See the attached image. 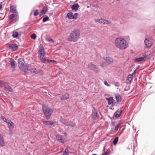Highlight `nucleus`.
<instances>
[{"instance_id":"nucleus-1","label":"nucleus","mask_w":155,"mask_h":155,"mask_svg":"<svg viewBox=\"0 0 155 155\" xmlns=\"http://www.w3.org/2000/svg\"><path fill=\"white\" fill-rule=\"evenodd\" d=\"M114 44L116 47L120 50H124L128 47V44L126 41L121 37L115 38Z\"/></svg>"},{"instance_id":"nucleus-2","label":"nucleus","mask_w":155,"mask_h":155,"mask_svg":"<svg viewBox=\"0 0 155 155\" xmlns=\"http://www.w3.org/2000/svg\"><path fill=\"white\" fill-rule=\"evenodd\" d=\"M80 38V31L79 29L74 30L70 34L67 40L68 41L75 42Z\"/></svg>"},{"instance_id":"nucleus-3","label":"nucleus","mask_w":155,"mask_h":155,"mask_svg":"<svg viewBox=\"0 0 155 155\" xmlns=\"http://www.w3.org/2000/svg\"><path fill=\"white\" fill-rule=\"evenodd\" d=\"M46 53L44 48L42 45L41 44L39 46V48L38 51V55L41 61L43 63L46 60V58L45 57Z\"/></svg>"},{"instance_id":"nucleus-4","label":"nucleus","mask_w":155,"mask_h":155,"mask_svg":"<svg viewBox=\"0 0 155 155\" xmlns=\"http://www.w3.org/2000/svg\"><path fill=\"white\" fill-rule=\"evenodd\" d=\"M42 110L46 115V119H49L53 112L52 110L50 108L45 106H43Z\"/></svg>"},{"instance_id":"nucleus-5","label":"nucleus","mask_w":155,"mask_h":155,"mask_svg":"<svg viewBox=\"0 0 155 155\" xmlns=\"http://www.w3.org/2000/svg\"><path fill=\"white\" fill-rule=\"evenodd\" d=\"M91 117L94 120L97 119L99 117V115L98 114L97 108H94L92 111Z\"/></svg>"},{"instance_id":"nucleus-6","label":"nucleus","mask_w":155,"mask_h":155,"mask_svg":"<svg viewBox=\"0 0 155 155\" xmlns=\"http://www.w3.org/2000/svg\"><path fill=\"white\" fill-rule=\"evenodd\" d=\"M144 43L147 48H150L152 45L153 43L150 39L146 38L144 41Z\"/></svg>"},{"instance_id":"nucleus-7","label":"nucleus","mask_w":155,"mask_h":155,"mask_svg":"<svg viewBox=\"0 0 155 155\" xmlns=\"http://www.w3.org/2000/svg\"><path fill=\"white\" fill-rule=\"evenodd\" d=\"M2 87H3L4 89L10 92L12 91V89L10 86L8 85V84L3 82Z\"/></svg>"},{"instance_id":"nucleus-8","label":"nucleus","mask_w":155,"mask_h":155,"mask_svg":"<svg viewBox=\"0 0 155 155\" xmlns=\"http://www.w3.org/2000/svg\"><path fill=\"white\" fill-rule=\"evenodd\" d=\"M29 70L31 72L36 74H41L43 73L42 71L36 68H31V69H29Z\"/></svg>"},{"instance_id":"nucleus-9","label":"nucleus","mask_w":155,"mask_h":155,"mask_svg":"<svg viewBox=\"0 0 155 155\" xmlns=\"http://www.w3.org/2000/svg\"><path fill=\"white\" fill-rule=\"evenodd\" d=\"M103 59L105 60L108 64H111L113 62L114 60L109 57H106L103 58Z\"/></svg>"},{"instance_id":"nucleus-10","label":"nucleus","mask_w":155,"mask_h":155,"mask_svg":"<svg viewBox=\"0 0 155 155\" xmlns=\"http://www.w3.org/2000/svg\"><path fill=\"white\" fill-rule=\"evenodd\" d=\"M88 68L91 70L97 71L98 68L97 66L92 63H90L88 65Z\"/></svg>"},{"instance_id":"nucleus-11","label":"nucleus","mask_w":155,"mask_h":155,"mask_svg":"<svg viewBox=\"0 0 155 155\" xmlns=\"http://www.w3.org/2000/svg\"><path fill=\"white\" fill-rule=\"evenodd\" d=\"M18 66L20 68H22L24 66L25 62L24 59L19 58L18 60Z\"/></svg>"},{"instance_id":"nucleus-12","label":"nucleus","mask_w":155,"mask_h":155,"mask_svg":"<svg viewBox=\"0 0 155 155\" xmlns=\"http://www.w3.org/2000/svg\"><path fill=\"white\" fill-rule=\"evenodd\" d=\"M56 139L59 142L63 143L65 141L63 138V136L59 135L57 134L56 136Z\"/></svg>"},{"instance_id":"nucleus-13","label":"nucleus","mask_w":155,"mask_h":155,"mask_svg":"<svg viewBox=\"0 0 155 155\" xmlns=\"http://www.w3.org/2000/svg\"><path fill=\"white\" fill-rule=\"evenodd\" d=\"M95 21L100 23H103L104 24H107L109 23H110L109 21L107 20H105L104 19L101 18L95 20Z\"/></svg>"},{"instance_id":"nucleus-14","label":"nucleus","mask_w":155,"mask_h":155,"mask_svg":"<svg viewBox=\"0 0 155 155\" xmlns=\"http://www.w3.org/2000/svg\"><path fill=\"white\" fill-rule=\"evenodd\" d=\"M9 62L11 66V68L13 69V70L15 69V63L14 60L12 58H10Z\"/></svg>"},{"instance_id":"nucleus-15","label":"nucleus","mask_w":155,"mask_h":155,"mask_svg":"<svg viewBox=\"0 0 155 155\" xmlns=\"http://www.w3.org/2000/svg\"><path fill=\"white\" fill-rule=\"evenodd\" d=\"M5 145L4 139L3 136L0 134V146L3 147Z\"/></svg>"},{"instance_id":"nucleus-16","label":"nucleus","mask_w":155,"mask_h":155,"mask_svg":"<svg viewBox=\"0 0 155 155\" xmlns=\"http://www.w3.org/2000/svg\"><path fill=\"white\" fill-rule=\"evenodd\" d=\"M9 48L13 51H16L18 48L17 45L15 44H13L9 45Z\"/></svg>"},{"instance_id":"nucleus-17","label":"nucleus","mask_w":155,"mask_h":155,"mask_svg":"<svg viewBox=\"0 0 155 155\" xmlns=\"http://www.w3.org/2000/svg\"><path fill=\"white\" fill-rule=\"evenodd\" d=\"M9 15V18L10 19H12L14 18L16 19L17 18L18 16V12L16 13H13Z\"/></svg>"},{"instance_id":"nucleus-18","label":"nucleus","mask_w":155,"mask_h":155,"mask_svg":"<svg viewBox=\"0 0 155 155\" xmlns=\"http://www.w3.org/2000/svg\"><path fill=\"white\" fill-rule=\"evenodd\" d=\"M48 10L47 6L46 5L43 7V9L40 12L39 14L40 15H42L45 14L47 12Z\"/></svg>"},{"instance_id":"nucleus-19","label":"nucleus","mask_w":155,"mask_h":155,"mask_svg":"<svg viewBox=\"0 0 155 155\" xmlns=\"http://www.w3.org/2000/svg\"><path fill=\"white\" fill-rule=\"evenodd\" d=\"M106 99L108 101V104L109 105H113L114 104V100L112 97H110L109 98H106Z\"/></svg>"},{"instance_id":"nucleus-20","label":"nucleus","mask_w":155,"mask_h":155,"mask_svg":"<svg viewBox=\"0 0 155 155\" xmlns=\"http://www.w3.org/2000/svg\"><path fill=\"white\" fill-rule=\"evenodd\" d=\"M10 12L12 13H16V6L15 5L11 6L10 7Z\"/></svg>"},{"instance_id":"nucleus-21","label":"nucleus","mask_w":155,"mask_h":155,"mask_svg":"<svg viewBox=\"0 0 155 155\" xmlns=\"http://www.w3.org/2000/svg\"><path fill=\"white\" fill-rule=\"evenodd\" d=\"M64 123L65 125L68 127H74L75 125L74 123L70 122H67L66 121H64Z\"/></svg>"},{"instance_id":"nucleus-22","label":"nucleus","mask_w":155,"mask_h":155,"mask_svg":"<svg viewBox=\"0 0 155 155\" xmlns=\"http://www.w3.org/2000/svg\"><path fill=\"white\" fill-rule=\"evenodd\" d=\"M71 7L72 10L76 11L78 8L79 6L78 4H75L72 5H71Z\"/></svg>"},{"instance_id":"nucleus-23","label":"nucleus","mask_w":155,"mask_h":155,"mask_svg":"<svg viewBox=\"0 0 155 155\" xmlns=\"http://www.w3.org/2000/svg\"><path fill=\"white\" fill-rule=\"evenodd\" d=\"M7 124L8 128L9 129H12L13 128L14 124L12 122L8 120Z\"/></svg>"},{"instance_id":"nucleus-24","label":"nucleus","mask_w":155,"mask_h":155,"mask_svg":"<svg viewBox=\"0 0 155 155\" xmlns=\"http://www.w3.org/2000/svg\"><path fill=\"white\" fill-rule=\"evenodd\" d=\"M49 62L54 64H55L57 63L56 61L54 60H49L46 58V60L44 62H43V63H49Z\"/></svg>"},{"instance_id":"nucleus-25","label":"nucleus","mask_w":155,"mask_h":155,"mask_svg":"<svg viewBox=\"0 0 155 155\" xmlns=\"http://www.w3.org/2000/svg\"><path fill=\"white\" fill-rule=\"evenodd\" d=\"M109 151L107 149L104 147L103 150V152L101 155H109Z\"/></svg>"},{"instance_id":"nucleus-26","label":"nucleus","mask_w":155,"mask_h":155,"mask_svg":"<svg viewBox=\"0 0 155 155\" xmlns=\"http://www.w3.org/2000/svg\"><path fill=\"white\" fill-rule=\"evenodd\" d=\"M43 124H44L45 125H53L54 124V122L52 121H42Z\"/></svg>"},{"instance_id":"nucleus-27","label":"nucleus","mask_w":155,"mask_h":155,"mask_svg":"<svg viewBox=\"0 0 155 155\" xmlns=\"http://www.w3.org/2000/svg\"><path fill=\"white\" fill-rule=\"evenodd\" d=\"M122 113L121 110H117L114 113V116L116 118L119 117L120 116Z\"/></svg>"},{"instance_id":"nucleus-28","label":"nucleus","mask_w":155,"mask_h":155,"mask_svg":"<svg viewBox=\"0 0 155 155\" xmlns=\"http://www.w3.org/2000/svg\"><path fill=\"white\" fill-rule=\"evenodd\" d=\"M152 55L151 54H149L148 55H147L143 57V59L144 61H147L148 60L150 59Z\"/></svg>"},{"instance_id":"nucleus-29","label":"nucleus","mask_w":155,"mask_h":155,"mask_svg":"<svg viewBox=\"0 0 155 155\" xmlns=\"http://www.w3.org/2000/svg\"><path fill=\"white\" fill-rule=\"evenodd\" d=\"M67 16L70 19H74V17L73 16V14L71 12L68 13L67 15Z\"/></svg>"},{"instance_id":"nucleus-30","label":"nucleus","mask_w":155,"mask_h":155,"mask_svg":"<svg viewBox=\"0 0 155 155\" xmlns=\"http://www.w3.org/2000/svg\"><path fill=\"white\" fill-rule=\"evenodd\" d=\"M115 98L117 102H120L121 101V97L120 94H117L116 95Z\"/></svg>"},{"instance_id":"nucleus-31","label":"nucleus","mask_w":155,"mask_h":155,"mask_svg":"<svg viewBox=\"0 0 155 155\" xmlns=\"http://www.w3.org/2000/svg\"><path fill=\"white\" fill-rule=\"evenodd\" d=\"M69 98V95L68 94H65L62 96H61V99L62 100H66Z\"/></svg>"},{"instance_id":"nucleus-32","label":"nucleus","mask_w":155,"mask_h":155,"mask_svg":"<svg viewBox=\"0 0 155 155\" xmlns=\"http://www.w3.org/2000/svg\"><path fill=\"white\" fill-rule=\"evenodd\" d=\"M69 150L68 148H67L64 151L61 155H69Z\"/></svg>"},{"instance_id":"nucleus-33","label":"nucleus","mask_w":155,"mask_h":155,"mask_svg":"<svg viewBox=\"0 0 155 155\" xmlns=\"http://www.w3.org/2000/svg\"><path fill=\"white\" fill-rule=\"evenodd\" d=\"M133 74L129 75L128 76L127 80L130 83L131 81L133 79Z\"/></svg>"},{"instance_id":"nucleus-34","label":"nucleus","mask_w":155,"mask_h":155,"mask_svg":"<svg viewBox=\"0 0 155 155\" xmlns=\"http://www.w3.org/2000/svg\"><path fill=\"white\" fill-rule=\"evenodd\" d=\"M123 124L122 122H119L117 125L116 126L115 128V130L116 131L119 128L120 126L121 125Z\"/></svg>"},{"instance_id":"nucleus-35","label":"nucleus","mask_w":155,"mask_h":155,"mask_svg":"<svg viewBox=\"0 0 155 155\" xmlns=\"http://www.w3.org/2000/svg\"><path fill=\"white\" fill-rule=\"evenodd\" d=\"M143 61V57H140L135 59V61L136 62H139Z\"/></svg>"},{"instance_id":"nucleus-36","label":"nucleus","mask_w":155,"mask_h":155,"mask_svg":"<svg viewBox=\"0 0 155 155\" xmlns=\"http://www.w3.org/2000/svg\"><path fill=\"white\" fill-rule=\"evenodd\" d=\"M18 35V33L17 31H14L12 34V36L15 38L17 37Z\"/></svg>"},{"instance_id":"nucleus-37","label":"nucleus","mask_w":155,"mask_h":155,"mask_svg":"<svg viewBox=\"0 0 155 155\" xmlns=\"http://www.w3.org/2000/svg\"><path fill=\"white\" fill-rule=\"evenodd\" d=\"M118 141V137H116L114 139L113 141V143L115 145L117 143Z\"/></svg>"},{"instance_id":"nucleus-38","label":"nucleus","mask_w":155,"mask_h":155,"mask_svg":"<svg viewBox=\"0 0 155 155\" xmlns=\"http://www.w3.org/2000/svg\"><path fill=\"white\" fill-rule=\"evenodd\" d=\"M49 19V17L48 16H46L44 17L43 19V21L45 22L46 21H48Z\"/></svg>"},{"instance_id":"nucleus-39","label":"nucleus","mask_w":155,"mask_h":155,"mask_svg":"<svg viewBox=\"0 0 155 155\" xmlns=\"http://www.w3.org/2000/svg\"><path fill=\"white\" fill-rule=\"evenodd\" d=\"M31 37L32 39L35 40L36 38V36L35 34H33L31 35Z\"/></svg>"},{"instance_id":"nucleus-40","label":"nucleus","mask_w":155,"mask_h":155,"mask_svg":"<svg viewBox=\"0 0 155 155\" xmlns=\"http://www.w3.org/2000/svg\"><path fill=\"white\" fill-rule=\"evenodd\" d=\"M34 15L35 16H36L38 14V10L37 9L34 12Z\"/></svg>"},{"instance_id":"nucleus-41","label":"nucleus","mask_w":155,"mask_h":155,"mask_svg":"<svg viewBox=\"0 0 155 155\" xmlns=\"http://www.w3.org/2000/svg\"><path fill=\"white\" fill-rule=\"evenodd\" d=\"M1 118L4 122H6L7 123V122H8V121H7L8 120H7V119L3 116H2L1 117Z\"/></svg>"},{"instance_id":"nucleus-42","label":"nucleus","mask_w":155,"mask_h":155,"mask_svg":"<svg viewBox=\"0 0 155 155\" xmlns=\"http://www.w3.org/2000/svg\"><path fill=\"white\" fill-rule=\"evenodd\" d=\"M78 14L77 13H75L73 15L74 17V19H76L77 18V16Z\"/></svg>"},{"instance_id":"nucleus-43","label":"nucleus","mask_w":155,"mask_h":155,"mask_svg":"<svg viewBox=\"0 0 155 155\" xmlns=\"http://www.w3.org/2000/svg\"><path fill=\"white\" fill-rule=\"evenodd\" d=\"M104 84L105 85H106V86H107L108 87L110 86V85L107 82V81H104Z\"/></svg>"},{"instance_id":"nucleus-44","label":"nucleus","mask_w":155,"mask_h":155,"mask_svg":"<svg viewBox=\"0 0 155 155\" xmlns=\"http://www.w3.org/2000/svg\"><path fill=\"white\" fill-rule=\"evenodd\" d=\"M46 40L48 41L52 42H54L53 40L51 38H48V39H46Z\"/></svg>"},{"instance_id":"nucleus-45","label":"nucleus","mask_w":155,"mask_h":155,"mask_svg":"<svg viewBox=\"0 0 155 155\" xmlns=\"http://www.w3.org/2000/svg\"><path fill=\"white\" fill-rule=\"evenodd\" d=\"M106 63L104 62H103L101 63V66L102 67H103L105 66Z\"/></svg>"},{"instance_id":"nucleus-46","label":"nucleus","mask_w":155,"mask_h":155,"mask_svg":"<svg viewBox=\"0 0 155 155\" xmlns=\"http://www.w3.org/2000/svg\"><path fill=\"white\" fill-rule=\"evenodd\" d=\"M3 81H0V87H1L2 85V84H3Z\"/></svg>"},{"instance_id":"nucleus-47","label":"nucleus","mask_w":155,"mask_h":155,"mask_svg":"<svg viewBox=\"0 0 155 155\" xmlns=\"http://www.w3.org/2000/svg\"><path fill=\"white\" fill-rule=\"evenodd\" d=\"M2 8V5L0 4V9H1Z\"/></svg>"},{"instance_id":"nucleus-48","label":"nucleus","mask_w":155,"mask_h":155,"mask_svg":"<svg viewBox=\"0 0 155 155\" xmlns=\"http://www.w3.org/2000/svg\"><path fill=\"white\" fill-rule=\"evenodd\" d=\"M153 49L154 50V51H155V47L153 48Z\"/></svg>"},{"instance_id":"nucleus-49","label":"nucleus","mask_w":155,"mask_h":155,"mask_svg":"<svg viewBox=\"0 0 155 155\" xmlns=\"http://www.w3.org/2000/svg\"><path fill=\"white\" fill-rule=\"evenodd\" d=\"M92 155H97L96 154H92Z\"/></svg>"}]
</instances>
